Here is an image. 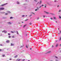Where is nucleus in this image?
<instances>
[{
    "label": "nucleus",
    "instance_id": "1a4fd4ad",
    "mask_svg": "<svg viewBox=\"0 0 61 61\" xmlns=\"http://www.w3.org/2000/svg\"><path fill=\"white\" fill-rule=\"evenodd\" d=\"M54 19H56V18L55 17H54L53 18Z\"/></svg>",
    "mask_w": 61,
    "mask_h": 61
},
{
    "label": "nucleus",
    "instance_id": "a19ab883",
    "mask_svg": "<svg viewBox=\"0 0 61 61\" xmlns=\"http://www.w3.org/2000/svg\"><path fill=\"white\" fill-rule=\"evenodd\" d=\"M45 17V15H43V17Z\"/></svg>",
    "mask_w": 61,
    "mask_h": 61
},
{
    "label": "nucleus",
    "instance_id": "20e7f679",
    "mask_svg": "<svg viewBox=\"0 0 61 61\" xmlns=\"http://www.w3.org/2000/svg\"><path fill=\"white\" fill-rule=\"evenodd\" d=\"M2 32H5V33H6L7 32V31L4 30L2 31Z\"/></svg>",
    "mask_w": 61,
    "mask_h": 61
},
{
    "label": "nucleus",
    "instance_id": "4be33fe9",
    "mask_svg": "<svg viewBox=\"0 0 61 61\" xmlns=\"http://www.w3.org/2000/svg\"><path fill=\"white\" fill-rule=\"evenodd\" d=\"M56 58H57V57L56 56H55Z\"/></svg>",
    "mask_w": 61,
    "mask_h": 61
},
{
    "label": "nucleus",
    "instance_id": "2eb2a0df",
    "mask_svg": "<svg viewBox=\"0 0 61 61\" xmlns=\"http://www.w3.org/2000/svg\"><path fill=\"white\" fill-rule=\"evenodd\" d=\"M5 12H2V14H5Z\"/></svg>",
    "mask_w": 61,
    "mask_h": 61
},
{
    "label": "nucleus",
    "instance_id": "603ef678",
    "mask_svg": "<svg viewBox=\"0 0 61 61\" xmlns=\"http://www.w3.org/2000/svg\"><path fill=\"white\" fill-rule=\"evenodd\" d=\"M30 50H31V49H32V48H30Z\"/></svg>",
    "mask_w": 61,
    "mask_h": 61
},
{
    "label": "nucleus",
    "instance_id": "680f3d73",
    "mask_svg": "<svg viewBox=\"0 0 61 61\" xmlns=\"http://www.w3.org/2000/svg\"><path fill=\"white\" fill-rule=\"evenodd\" d=\"M56 23H57V21H56Z\"/></svg>",
    "mask_w": 61,
    "mask_h": 61
},
{
    "label": "nucleus",
    "instance_id": "393cba45",
    "mask_svg": "<svg viewBox=\"0 0 61 61\" xmlns=\"http://www.w3.org/2000/svg\"><path fill=\"white\" fill-rule=\"evenodd\" d=\"M37 10H38L37 9H36L35 10V11H37Z\"/></svg>",
    "mask_w": 61,
    "mask_h": 61
},
{
    "label": "nucleus",
    "instance_id": "9b49d317",
    "mask_svg": "<svg viewBox=\"0 0 61 61\" xmlns=\"http://www.w3.org/2000/svg\"><path fill=\"white\" fill-rule=\"evenodd\" d=\"M58 46V44H57L56 45V47H57Z\"/></svg>",
    "mask_w": 61,
    "mask_h": 61
},
{
    "label": "nucleus",
    "instance_id": "9d476101",
    "mask_svg": "<svg viewBox=\"0 0 61 61\" xmlns=\"http://www.w3.org/2000/svg\"><path fill=\"white\" fill-rule=\"evenodd\" d=\"M8 14V13H6L5 14V15H7Z\"/></svg>",
    "mask_w": 61,
    "mask_h": 61
},
{
    "label": "nucleus",
    "instance_id": "4d7b16f0",
    "mask_svg": "<svg viewBox=\"0 0 61 61\" xmlns=\"http://www.w3.org/2000/svg\"><path fill=\"white\" fill-rule=\"evenodd\" d=\"M59 7V5H58V6H57V7Z\"/></svg>",
    "mask_w": 61,
    "mask_h": 61
},
{
    "label": "nucleus",
    "instance_id": "4468645a",
    "mask_svg": "<svg viewBox=\"0 0 61 61\" xmlns=\"http://www.w3.org/2000/svg\"><path fill=\"white\" fill-rule=\"evenodd\" d=\"M10 32H11V33H14V32L13 31H11Z\"/></svg>",
    "mask_w": 61,
    "mask_h": 61
},
{
    "label": "nucleus",
    "instance_id": "338daca9",
    "mask_svg": "<svg viewBox=\"0 0 61 61\" xmlns=\"http://www.w3.org/2000/svg\"><path fill=\"white\" fill-rule=\"evenodd\" d=\"M27 16V15H26V16Z\"/></svg>",
    "mask_w": 61,
    "mask_h": 61
},
{
    "label": "nucleus",
    "instance_id": "cd10ccee",
    "mask_svg": "<svg viewBox=\"0 0 61 61\" xmlns=\"http://www.w3.org/2000/svg\"><path fill=\"white\" fill-rule=\"evenodd\" d=\"M37 9L38 10H39V9H38V8L37 7Z\"/></svg>",
    "mask_w": 61,
    "mask_h": 61
},
{
    "label": "nucleus",
    "instance_id": "5701e85b",
    "mask_svg": "<svg viewBox=\"0 0 61 61\" xmlns=\"http://www.w3.org/2000/svg\"><path fill=\"white\" fill-rule=\"evenodd\" d=\"M30 25H32V23H30Z\"/></svg>",
    "mask_w": 61,
    "mask_h": 61
},
{
    "label": "nucleus",
    "instance_id": "423d86ee",
    "mask_svg": "<svg viewBox=\"0 0 61 61\" xmlns=\"http://www.w3.org/2000/svg\"><path fill=\"white\" fill-rule=\"evenodd\" d=\"M6 42L7 43H9V41L8 40H7L6 41Z\"/></svg>",
    "mask_w": 61,
    "mask_h": 61
},
{
    "label": "nucleus",
    "instance_id": "6ab92c4d",
    "mask_svg": "<svg viewBox=\"0 0 61 61\" xmlns=\"http://www.w3.org/2000/svg\"><path fill=\"white\" fill-rule=\"evenodd\" d=\"M26 48H28V47L27 46V45L26 46Z\"/></svg>",
    "mask_w": 61,
    "mask_h": 61
},
{
    "label": "nucleus",
    "instance_id": "72a5a7b5",
    "mask_svg": "<svg viewBox=\"0 0 61 61\" xmlns=\"http://www.w3.org/2000/svg\"><path fill=\"white\" fill-rule=\"evenodd\" d=\"M12 38H15V37H14V36H13Z\"/></svg>",
    "mask_w": 61,
    "mask_h": 61
},
{
    "label": "nucleus",
    "instance_id": "bb28decb",
    "mask_svg": "<svg viewBox=\"0 0 61 61\" xmlns=\"http://www.w3.org/2000/svg\"><path fill=\"white\" fill-rule=\"evenodd\" d=\"M39 19V17H38L37 18V20H38V19Z\"/></svg>",
    "mask_w": 61,
    "mask_h": 61
},
{
    "label": "nucleus",
    "instance_id": "052dcab7",
    "mask_svg": "<svg viewBox=\"0 0 61 61\" xmlns=\"http://www.w3.org/2000/svg\"><path fill=\"white\" fill-rule=\"evenodd\" d=\"M44 7H46V6H45Z\"/></svg>",
    "mask_w": 61,
    "mask_h": 61
},
{
    "label": "nucleus",
    "instance_id": "ea45409f",
    "mask_svg": "<svg viewBox=\"0 0 61 61\" xmlns=\"http://www.w3.org/2000/svg\"><path fill=\"white\" fill-rule=\"evenodd\" d=\"M2 51V49H0V51Z\"/></svg>",
    "mask_w": 61,
    "mask_h": 61
},
{
    "label": "nucleus",
    "instance_id": "7ed1b4c3",
    "mask_svg": "<svg viewBox=\"0 0 61 61\" xmlns=\"http://www.w3.org/2000/svg\"><path fill=\"white\" fill-rule=\"evenodd\" d=\"M44 12H45V13H46L47 14H49V13L48 12H46V11H44Z\"/></svg>",
    "mask_w": 61,
    "mask_h": 61
},
{
    "label": "nucleus",
    "instance_id": "f8f14e48",
    "mask_svg": "<svg viewBox=\"0 0 61 61\" xmlns=\"http://www.w3.org/2000/svg\"><path fill=\"white\" fill-rule=\"evenodd\" d=\"M26 26V25H24V26L23 27V28H24V27H25V26Z\"/></svg>",
    "mask_w": 61,
    "mask_h": 61
},
{
    "label": "nucleus",
    "instance_id": "37998d69",
    "mask_svg": "<svg viewBox=\"0 0 61 61\" xmlns=\"http://www.w3.org/2000/svg\"><path fill=\"white\" fill-rule=\"evenodd\" d=\"M0 46H2V44H0Z\"/></svg>",
    "mask_w": 61,
    "mask_h": 61
},
{
    "label": "nucleus",
    "instance_id": "f3484780",
    "mask_svg": "<svg viewBox=\"0 0 61 61\" xmlns=\"http://www.w3.org/2000/svg\"><path fill=\"white\" fill-rule=\"evenodd\" d=\"M17 56V55H16V56H15V58H16Z\"/></svg>",
    "mask_w": 61,
    "mask_h": 61
},
{
    "label": "nucleus",
    "instance_id": "3c124183",
    "mask_svg": "<svg viewBox=\"0 0 61 61\" xmlns=\"http://www.w3.org/2000/svg\"><path fill=\"white\" fill-rule=\"evenodd\" d=\"M42 6H44V5H42Z\"/></svg>",
    "mask_w": 61,
    "mask_h": 61
},
{
    "label": "nucleus",
    "instance_id": "a878e982",
    "mask_svg": "<svg viewBox=\"0 0 61 61\" xmlns=\"http://www.w3.org/2000/svg\"><path fill=\"white\" fill-rule=\"evenodd\" d=\"M51 19V20H53V18H50Z\"/></svg>",
    "mask_w": 61,
    "mask_h": 61
},
{
    "label": "nucleus",
    "instance_id": "c756f323",
    "mask_svg": "<svg viewBox=\"0 0 61 61\" xmlns=\"http://www.w3.org/2000/svg\"><path fill=\"white\" fill-rule=\"evenodd\" d=\"M28 19H27V20H25V21H27V20H28Z\"/></svg>",
    "mask_w": 61,
    "mask_h": 61
},
{
    "label": "nucleus",
    "instance_id": "5fc2aeb1",
    "mask_svg": "<svg viewBox=\"0 0 61 61\" xmlns=\"http://www.w3.org/2000/svg\"><path fill=\"white\" fill-rule=\"evenodd\" d=\"M32 14H34V13H32Z\"/></svg>",
    "mask_w": 61,
    "mask_h": 61
},
{
    "label": "nucleus",
    "instance_id": "f257e3e1",
    "mask_svg": "<svg viewBox=\"0 0 61 61\" xmlns=\"http://www.w3.org/2000/svg\"><path fill=\"white\" fill-rule=\"evenodd\" d=\"M7 3H5V4H4L2 5H1V6L3 7V6H4L5 5H7Z\"/></svg>",
    "mask_w": 61,
    "mask_h": 61
},
{
    "label": "nucleus",
    "instance_id": "c85d7f7f",
    "mask_svg": "<svg viewBox=\"0 0 61 61\" xmlns=\"http://www.w3.org/2000/svg\"><path fill=\"white\" fill-rule=\"evenodd\" d=\"M13 17H10V19H12V18H13Z\"/></svg>",
    "mask_w": 61,
    "mask_h": 61
},
{
    "label": "nucleus",
    "instance_id": "79ce46f5",
    "mask_svg": "<svg viewBox=\"0 0 61 61\" xmlns=\"http://www.w3.org/2000/svg\"><path fill=\"white\" fill-rule=\"evenodd\" d=\"M54 1H55V2H56V0H55Z\"/></svg>",
    "mask_w": 61,
    "mask_h": 61
},
{
    "label": "nucleus",
    "instance_id": "bf43d9fd",
    "mask_svg": "<svg viewBox=\"0 0 61 61\" xmlns=\"http://www.w3.org/2000/svg\"><path fill=\"white\" fill-rule=\"evenodd\" d=\"M21 23H23V22H21Z\"/></svg>",
    "mask_w": 61,
    "mask_h": 61
},
{
    "label": "nucleus",
    "instance_id": "de8ad7c7",
    "mask_svg": "<svg viewBox=\"0 0 61 61\" xmlns=\"http://www.w3.org/2000/svg\"><path fill=\"white\" fill-rule=\"evenodd\" d=\"M60 46H61V44H60Z\"/></svg>",
    "mask_w": 61,
    "mask_h": 61
},
{
    "label": "nucleus",
    "instance_id": "f03ea898",
    "mask_svg": "<svg viewBox=\"0 0 61 61\" xmlns=\"http://www.w3.org/2000/svg\"><path fill=\"white\" fill-rule=\"evenodd\" d=\"M5 8L3 7L0 8V10H4Z\"/></svg>",
    "mask_w": 61,
    "mask_h": 61
},
{
    "label": "nucleus",
    "instance_id": "a18cd8bd",
    "mask_svg": "<svg viewBox=\"0 0 61 61\" xmlns=\"http://www.w3.org/2000/svg\"><path fill=\"white\" fill-rule=\"evenodd\" d=\"M41 6L39 7V8H41Z\"/></svg>",
    "mask_w": 61,
    "mask_h": 61
},
{
    "label": "nucleus",
    "instance_id": "864d4df0",
    "mask_svg": "<svg viewBox=\"0 0 61 61\" xmlns=\"http://www.w3.org/2000/svg\"><path fill=\"white\" fill-rule=\"evenodd\" d=\"M58 34H59H59H60V33H58Z\"/></svg>",
    "mask_w": 61,
    "mask_h": 61
},
{
    "label": "nucleus",
    "instance_id": "49530a36",
    "mask_svg": "<svg viewBox=\"0 0 61 61\" xmlns=\"http://www.w3.org/2000/svg\"><path fill=\"white\" fill-rule=\"evenodd\" d=\"M57 40H56V41H55V42H57Z\"/></svg>",
    "mask_w": 61,
    "mask_h": 61
},
{
    "label": "nucleus",
    "instance_id": "ddd939ff",
    "mask_svg": "<svg viewBox=\"0 0 61 61\" xmlns=\"http://www.w3.org/2000/svg\"><path fill=\"white\" fill-rule=\"evenodd\" d=\"M51 53V51H49L48 52V53Z\"/></svg>",
    "mask_w": 61,
    "mask_h": 61
},
{
    "label": "nucleus",
    "instance_id": "13d9d810",
    "mask_svg": "<svg viewBox=\"0 0 61 61\" xmlns=\"http://www.w3.org/2000/svg\"><path fill=\"white\" fill-rule=\"evenodd\" d=\"M35 1H36V0H35Z\"/></svg>",
    "mask_w": 61,
    "mask_h": 61
},
{
    "label": "nucleus",
    "instance_id": "e2e57ef3",
    "mask_svg": "<svg viewBox=\"0 0 61 61\" xmlns=\"http://www.w3.org/2000/svg\"><path fill=\"white\" fill-rule=\"evenodd\" d=\"M58 29L59 30V28H58Z\"/></svg>",
    "mask_w": 61,
    "mask_h": 61
},
{
    "label": "nucleus",
    "instance_id": "c03bdc74",
    "mask_svg": "<svg viewBox=\"0 0 61 61\" xmlns=\"http://www.w3.org/2000/svg\"><path fill=\"white\" fill-rule=\"evenodd\" d=\"M54 47V46L52 45V47Z\"/></svg>",
    "mask_w": 61,
    "mask_h": 61
},
{
    "label": "nucleus",
    "instance_id": "a211bd4d",
    "mask_svg": "<svg viewBox=\"0 0 61 61\" xmlns=\"http://www.w3.org/2000/svg\"><path fill=\"white\" fill-rule=\"evenodd\" d=\"M24 16H25V15H23L22 16V17H24Z\"/></svg>",
    "mask_w": 61,
    "mask_h": 61
},
{
    "label": "nucleus",
    "instance_id": "6e6d98bb",
    "mask_svg": "<svg viewBox=\"0 0 61 61\" xmlns=\"http://www.w3.org/2000/svg\"><path fill=\"white\" fill-rule=\"evenodd\" d=\"M22 47H23V46H21V47H22Z\"/></svg>",
    "mask_w": 61,
    "mask_h": 61
},
{
    "label": "nucleus",
    "instance_id": "69168bd1",
    "mask_svg": "<svg viewBox=\"0 0 61 61\" xmlns=\"http://www.w3.org/2000/svg\"><path fill=\"white\" fill-rule=\"evenodd\" d=\"M26 36H27V34H26Z\"/></svg>",
    "mask_w": 61,
    "mask_h": 61
},
{
    "label": "nucleus",
    "instance_id": "0eeeda50",
    "mask_svg": "<svg viewBox=\"0 0 61 61\" xmlns=\"http://www.w3.org/2000/svg\"><path fill=\"white\" fill-rule=\"evenodd\" d=\"M14 44H12V43H11V46H14Z\"/></svg>",
    "mask_w": 61,
    "mask_h": 61
},
{
    "label": "nucleus",
    "instance_id": "412c9836",
    "mask_svg": "<svg viewBox=\"0 0 61 61\" xmlns=\"http://www.w3.org/2000/svg\"><path fill=\"white\" fill-rule=\"evenodd\" d=\"M42 3V1H40V4H41V3Z\"/></svg>",
    "mask_w": 61,
    "mask_h": 61
},
{
    "label": "nucleus",
    "instance_id": "2f4dec72",
    "mask_svg": "<svg viewBox=\"0 0 61 61\" xmlns=\"http://www.w3.org/2000/svg\"><path fill=\"white\" fill-rule=\"evenodd\" d=\"M17 34H18V31H17Z\"/></svg>",
    "mask_w": 61,
    "mask_h": 61
},
{
    "label": "nucleus",
    "instance_id": "58836bf2",
    "mask_svg": "<svg viewBox=\"0 0 61 61\" xmlns=\"http://www.w3.org/2000/svg\"><path fill=\"white\" fill-rule=\"evenodd\" d=\"M31 16H32V15H30L29 16H30V17Z\"/></svg>",
    "mask_w": 61,
    "mask_h": 61
},
{
    "label": "nucleus",
    "instance_id": "6e6552de",
    "mask_svg": "<svg viewBox=\"0 0 61 61\" xmlns=\"http://www.w3.org/2000/svg\"><path fill=\"white\" fill-rule=\"evenodd\" d=\"M20 59H17L16 60V61H20Z\"/></svg>",
    "mask_w": 61,
    "mask_h": 61
},
{
    "label": "nucleus",
    "instance_id": "0e129e2a",
    "mask_svg": "<svg viewBox=\"0 0 61 61\" xmlns=\"http://www.w3.org/2000/svg\"><path fill=\"white\" fill-rule=\"evenodd\" d=\"M28 61H30V60H29Z\"/></svg>",
    "mask_w": 61,
    "mask_h": 61
},
{
    "label": "nucleus",
    "instance_id": "774afa93",
    "mask_svg": "<svg viewBox=\"0 0 61 61\" xmlns=\"http://www.w3.org/2000/svg\"><path fill=\"white\" fill-rule=\"evenodd\" d=\"M19 24H20V23H19Z\"/></svg>",
    "mask_w": 61,
    "mask_h": 61
},
{
    "label": "nucleus",
    "instance_id": "7c9ffc66",
    "mask_svg": "<svg viewBox=\"0 0 61 61\" xmlns=\"http://www.w3.org/2000/svg\"><path fill=\"white\" fill-rule=\"evenodd\" d=\"M61 37H60V40H61Z\"/></svg>",
    "mask_w": 61,
    "mask_h": 61
},
{
    "label": "nucleus",
    "instance_id": "c9c22d12",
    "mask_svg": "<svg viewBox=\"0 0 61 61\" xmlns=\"http://www.w3.org/2000/svg\"><path fill=\"white\" fill-rule=\"evenodd\" d=\"M8 35H10V33H8Z\"/></svg>",
    "mask_w": 61,
    "mask_h": 61
},
{
    "label": "nucleus",
    "instance_id": "f704fd0d",
    "mask_svg": "<svg viewBox=\"0 0 61 61\" xmlns=\"http://www.w3.org/2000/svg\"><path fill=\"white\" fill-rule=\"evenodd\" d=\"M9 38H11V36H9Z\"/></svg>",
    "mask_w": 61,
    "mask_h": 61
},
{
    "label": "nucleus",
    "instance_id": "aec40b11",
    "mask_svg": "<svg viewBox=\"0 0 61 61\" xmlns=\"http://www.w3.org/2000/svg\"><path fill=\"white\" fill-rule=\"evenodd\" d=\"M59 17L60 18V19H61V17L60 16H59Z\"/></svg>",
    "mask_w": 61,
    "mask_h": 61
},
{
    "label": "nucleus",
    "instance_id": "09e8293b",
    "mask_svg": "<svg viewBox=\"0 0 61 61\" xmlns=\"http://www.w3.org/2000/svg\"><path fill=\"white\" fill-rule=\"evenodd\" d=\"M56 61H58V60H56Z\"/></svg>",
    "mask_w": 61,
    "mask_h": 61
},
{
    "label": "nucleus",
    "instance_id": "8fccbe9b",
    "mask_svg": "<svg viewBox=\"0 0 61 61\" xmlns=\"http://www.w3.org/2000/svg\"><path fill=\"white\" fill-rule=\"evenodd\" d=\"M60 33L61 34V31H60Z\"/></svg>",
    "mask_w": 61,
    "mask_h": 61
},
{
    "label": "nucleus",
    "instance_id": "dca6fc26",
    "mask_svg": "<svg viewBox=\"0 0 61 61\" xmlns=\"http://www.w3.org/2000/svg\"><path fill=\"white\" fill-rule=\"evenodd\" d=\"M17 4H19V2H17Z\"/></svg>",
    "mask_w": 61,
    "mask_h": 61
},
{
    "label": "nucleus",
    "instance_id": "b1692460",
    "mask_svg": "<svg viewBox=\"0 0 61 61\" xmlns=\"http://www.w3.org/2000/svg\"><path fill=\"white\" fill-rule=\"evenodd\" d=\"M2 56H3L4 57V56H5V55H3Z\"/></svg>",
    "mask_w": 61,
    "mask_h": 61
},
{
    "label": "nucleus",
    "instance_id": "e433bc0d",
    "mask_svg": "<svg viewBox=\"0 0 61 61\" xmlns=\"http://www.w3.org/2000/svg\"><path fill=\"white\" fill-rule=\"evenodd\" d=\"M61 10H59V12H61Z\"/></svg>",
    "mask_w": 61,
    "mask_h": 61
},
{
    "label": "nucleus",
    "instance_id": "39448f33",
    "mask_svg": "<svg viewBox=\"0 0 61 61\" xmlns=\"http://www.w3.org/2000/svg\"><path fill=\"white\" fill-rule=\"evenodd\" d=\"M7 23L8 24H11V23L10 22H8Z\"/></svg>",
    "mask_w": 61,
    "mask_h": 61
},
{
    "label": "nucleus",
    "instance_id": "473e14b6",
    "mask_svg": "<svg viewBox=\"0 0 61 61\" xmlns=\"http://www.w3.org/2000/svg\"><path fill=\"white\" fill-rule=\"evenodd\" d=\"M25 59H23V60H22V61H24V60H25Z\"/></svg>",
    "mask_w": 61,
    "mask_h": 61
},
{
    "label": "nucleus",
    "instance_id": "4c0bfd02",
    "mask_svg": "<svg viewBox=\"0 0 61 61\" xmlns=\"http://www.w3.org/2000/svg\"><path fill=\"white\" fill-rule=\"evenodd\" d=\"M12 59H11V58H10V60H12Z\"/></svg>",
    "mask_w": 61,
    "mask_h": 61
}]
</instances>
